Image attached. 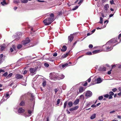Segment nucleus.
Segmentation results:
<instances>
[{"mask_svg": "<svg viewBox=\"0 0 121 121\" xmlns=\"http://www.w3.org/2000/svg\"><path fill=\"white\" fill-rule=\"evenodd\" d=\"M50 16V17L46 18L43 21V22L45 25H50L55 20L53 14H51Z\"/></svg>", "mask_w": 121, "mask_h": 121, "instance_id": "f257e3e1", "label": "nucleus"}, {"mask_svg": "<svg viewBox=\"0 0 121 121\" xmlns=\"http://www.w3.org/2000/svg\"><path fill=\"white\" fill-rule=\"evenodd\" d=\"M116 45H114L112 46V45H110L109 44H107L106 43L105 45H104L103 50L104 51L108 52L111 50L113 48V47Z\"/></svg>", "mask_w": 121, "mask_h": 121, "instance_id": "f03ea898", "label": "nucleus"}, {"mask_svg": "<svg viewBox=\"0 0 121 121\" xmlns=\"http://www.w3.org/2000/svg\"><path fill=\"white\" fill-rule=\"evenodd\" d=\"M59 76V75L58 73H51L50 74L49 78L50 79H51L56 80V79H58Z\"/></svg>", "mask_w": 121, "mask_h": 121, "instance_id": "7ed1b4c3", "label": "nucleus"}, {"mask_svg": "<svg viewBox=\"0 0 121 121\" xmlns=\"http://www.w3.org/2000/svg\"><path fill=\"white\" fill-rule=\"evenodd\" d=\"M117 42L116 39H112L107 42V43L109 44L110 45H112Z\"/></svg>", "mask_w": 121, "mask_h": 121, "instance_id": "20e7f679", "label": "nucleus"}, {"mask_svg": "<svg viewBox=\"0 0 121 121\" xmlns=\"http://www.w3.org/2000/svg\"><path fill=\"white\" fill-rule=\"evenodd\" d=\"M9 97V95L8 93H7L6 95H4L3 97V98L1 99V102H3L6 100Z\"/></svg>", "mask_w": 121, "mask_h": 121, "instance_id": "39448f33", "label": "nucleus"}, {"mask_svg": "<svg viewBox=\"0 0 121 121\" xmlns=\"http://www.w3.org/2000/svg\"><path fill=\"white\" fill-rule=\"evenodd\" d=\"M30 42V40L28 38H27L26 39V40L23 41L22 42V43L23 44L25 45L29 43Z\"/></svg>", "mask_w": 121, "mask_h": 121, "instance_id": "423d86ee", "label": "nucleus"}, {"mask_svg": "<svg viewBox=\"0 0 121 121\" xmlns=\"http://www.w3.org/2000/svg\"><path fill=\"white\" fill-rule=\"evenodd\" d=\"M109 8V6L108 4H107L104 6V11L105 13L107 12V10Z\"/></svg>", "mask_w": 121, "mask_h": 121, "instance_id": "0eeeda50", "label": "nucleus"}, {"mask_svg": "<svg viewBox=\"0 0 121 121\" xmlns=\"http://www.w3.org/2000/svg\"><path fill=\"white\" fill-rule=\"evenodd\" d=\"M92 95V93L90 91H86L85 94V96L86 97H91Z\"/></svg>", "mask_w": 121, "mask_h": 121, "instance_id": "6e6552de", "label": "nucleus"}, {"mask_svg": "<svg viewBox=\"0 0 121 121\" xmlns=\"http://www.w3.org/2000/svg\"><path fill=\"white\" fill-rule=\"evenodd\" d=\"M37 67H35V68H31L30 69V71L31 73H34L36 71L37 68Z\"/></svg>", "mask_w": 121, "mask_h": 121, "instance_id": "1a4fd4ad", "label": "nucleus"}, {"mask_svg": "<svg viewBox=\"0 0 121 121\" xmlns=\"http://www.w3.org/2000/svg\"><path fill=\"white\" fill-rule=\"evenodd\" d=\"M23 77V76L20 74H17L15 75V78L17 79H21Z\"/></svg>", "mask_w": 121, "mask_h": 121, "instance_id": "9d476101", "label": "nucleus"}, {"mask_svg": "<svg viewBox=\"0 0 121 121\" xmlns=\"http://www.w3.org/2000/svg\"><path fill=\"white\" fill-rule=\"evenodd\" d=\"M106 68L104 67H100L99 69V70L101 71H106Z\"/></svg>", "mask_w": 121, "mask_h": 121, "instance_id": "9b49d317", "label": "nucleus"}, {"mask_svg": "<svg viewBox=\"0 0 121 121\" xmlns=\"http://www.w3.org/2000/svg\"><path fill=\"white\" fill-rule=\"evenodd\" d=\"M73 35H71L70 36H69L68 37V40L69 41L71 42L73 40Z\"/></svg>", "mask_w": 121, "mask_h": 121, "instance_id": "f8f14e48", "label": "nucleus"}, {"mask_svg": "<svg viewBox=\"0 0 121 121\" xmlns=\"http://www.w3.org/2000/svg\"><path fill=\"white\" fill-rule=\"evenodd\" d=\"M24 112V110L22 108H20L18 110V112L19 113H22L23 112Z\"/></svg>", "mask_w": 121, "mask_h": 121, "instance_id": "ddd939ff", "label": "nucleus"}, {"mask_svg": "<svg viewBox=\"0 0 121 121\" xmlns=\"http://www.w3.org/2000/svg\"><path fill=\"white\" fill-rule=\"evenodd\" d=\"M65 77V76L63 74L59 75L58 77V80H60L63 79Z\"/></svg>", "mask_w": 121, "mask_h": 121, "instance_id": "4468645a", "label": "nucleus"}, {"mask_svg": "<svg viewBox=\"0 0 121 121\" xmlns=\"http://www.w3.org/2000/svg\"><path fill=\"white\" fill-rule=\"evenodd\" d=\"M67 49V47L65 46H64L61 49V51L63 52L65 51Z\"/></svg>", "mask_w": 121, "mask_h": 121, "instance_id": "2eb2a0df", "label": "nucleus"}, {"mask_svg": "<svg viewBox=\"0 0 121 121\" xmlns=\"http://www.w3.org/2000/svg\"><path fill=\"white\" fill-rule=\"evenodd\" d=\"M79 101V99H77L73 103V104L74 105H76L78 104Z\"/></svg>", "mask_w": 121, "mask_h": 121, "instance_id": "dca6fc26", "label": "nucleus"}, {"mask_svg": "<svg viewBox=\"0 0 121 121\" xmlns=\"http://www.w3.org/2000/svg\"><path fill=\"white\" fill-rule=\"evenodd\" d=\"M97 83H99L101 82L102 81V80H101L100 78H97Z\"/></svg>", "mask_w": 121, "mask_h": 121, "instance_id": "f3484780", "label": "nucleus"}, {"mask_svg": "<svg viewBox=\"0 0 121 121\" xmlns=\"http://www.w3.org/2000/svg\"><path fill=\"white\" fill-rule=\"evenodd\" d=\"M101 51H100V50H95L92 52V53L94 54H96L98 53H99L100 52H101Z\"/></svg>", "mask_w": 121, "mask_h": 121, "instance_id": "a211bd4d", "label": "nucleus"}, {"mask_svg": "<svg viewBox=\"0 0 121 121\" xmlns=\"http://www.w3.org/2000/svg\"><path fill=\"white\" fill-rule=\"evenodd\" d=\"M31 96V98L30 99V100H32L34 99V95H33V93H31L30 92L28 93Z\"/></svg>", "mask_w": 121, "mask_h": 121, "instance_id": "6ab92c4d", "label": "nucleus"}, {"mask_svg": "<svg viewBox=\"0 0 121 121\" xmlns=\"http://www.w3.org/2000/svg\"><path fill=\"white\" fill-rule=\"evenodd\" d=\"M96 117V114H94L92 115L91 117H90V119H94Z\"/></svg>", "mask_w": 121, "mask_h": 121, "instance_id": "aec40b11", "label": "nucleus"}, {"mask_svg": "<svg viewBox=\"0 0 121 121\" xmlns=\"http://www.w3.org/2000/svg\"><path fill=\"white\" fill-rule=\"evenodd\" d=\"M68 104L69 107H71L73 105V103L72 102L70 101L68 103Z\"/></svg>", "mask_w": 121, "mask_h": 121, "instance_id": "412c9836", "label": "nucleus"}, {"mask_svg": "<svg viewBox=\"0 0 121 121\" xmlns=\"http://www.w3.org/2000/svg\"><path fill=\"white\" fill-rule=\"evenodd\" d=\"M68 54L69 53H67L66 54H64L63 55H62V57L63 58H65L68 56Z\"/></svg>", "mask_w": 121, "mask_h": 121, "instance_id": "4be33fe9", "label": "nucleus"}, {"mask_svg": "<svg viewBox=\"0 0 121 121\" xmlns=\"http://www.w3.org/2000/svg\"><path fill=\"white\" fill-rule=\"evenodd\" d=\"M25 104V103L24 101H22L19 104V105L20 106H23Z\"/></svg>", "mask_w": 121, "mask_h": 121, "instance_id": "5701e85b", "label": "nucleus"}, {"mask_svg": "<svg viewBox=\"0 0 121 121\" xmlns=\"http://www.w3.org/2000/svg\"><path fill=\"white\" fill-rule=\"evenodd\" d=\"M84 91L83 88L82 87H80L79 90V92H82Z\"/></svg>", "mask_w": 121, "mask_h": 121, "instance_id": "b1692460", "label": "nucleus"}, {"mask_svg": "<svg viewBox=\"0 0 121 121\" xmlns=\"http://www.w3.org/2000/svg\"><path fill=\"white\" fill-rule=\"evenodd\" d=\"M5 44H3L1 46V50L3 51L5 48Z\"/></svg>", "mask_w": 121, "mask_h": 121, "instance_id": "393cba45", "label": "nucleus"}, {"mask_svg": "<svg viewBox=\"0 0 121 121\" xmlns=\"http://www.w3.org/2000/svg\"><path fill=\"white\" fill-rule=\"evenodd\" d=\"M1 4L3 5H4L5 4H7L5 1V0H3V1L1 3Z\"/></svg>", "mask_w": 121, "mask_h": 121, "instance_id": "a878e982", "label": "nucleus"}, {"mask_svg": "<svg viewBox=\"0 0 121 121\" xmlns=\"http://www.w3.org/2000/svg\"><path fill=\"white\" fill-rule=\"evenodd\" d=\"M21 3H27L28 2V0H21Z\"/></svg>", "mask_w": 121, "mask_h": 121, "instance_id": "bb28decb", "label": "nucleus"}, {"mask_svg": "<svg viewBox=\"0 0 121 121\" xmlns=\"http://www.w3.org/2000/svg\"><path fill=\"white\" fill-rule=\"evenodd\" d=\"M68 63H66L64 64L62 66V68H64L65 67L67 66L68 65Z\"/></svg>", "mask_w": 121, "mask_h": 121, "instance_id": "cd10ccee", "label": "nucleus"}, {"mask_svg": "<svg viewBox=\"0 0 121 121\" xmlns=\"http://www.w3.org/2000/svg\"><path fill=\"white\" fill-rule=\"evenodd\" d=\"M22 47V46L21 44H18L17 46V48L18 49H20Z\"/></svg>", "mask_w": 121, "mask_h": 121, "instance_id": "c85d7f7f", "label": "nucleus"}, {"mask_svg": "<svg viewBox=\"0 0 121 121\" xmlns=\"http://www.w3.org/2000/svg\"><path fill=\"white\" fill-rule=\"evenodd\" d=\"M46 81H43V83H42V84L43 86V87L45 86L46 85Z\"/></svg>", "mask_w": 121, "mask_h": 121, "instance_id": "c756f323", "label": "nucleus"}, {"mask_svg": "<svg viewBox=\"0 0 121 121\" xmlns=\"http://www.w3.org/2000/svg\"><path fill=\"white\" fill-rule=\"evenodd\" d=\"M67 104V101H66L65 102L64 104V108H66Z\"/></svg>", "mask_w": 121, "mask_h": 121, "instance_id": "7c9ffc66", "label": "nucleus"}, {"mask_svg": "<svg viewBox=\"0 0 121 121\" xmlns=\"http://www.w3.org/2000/svg\"><path fill=\"white\" fill-rule=\"evenodd\" d=\"M79 6H78V5H77L76 6L75 8H73L72 9V10H74L76 9H77L78 7Z\"/></svg>", "mask_w": 121, "mask_h": 121, "instance_id": "2f4dec72", "label": "nucleus"}, {"mask_svg": "<svg viewBox=\"0 0 121 121\" xmlns=\"http://www.w3.org/2000/svg\"><path fill=\"white\" fill-rule=\"evenodd\" d=\"M3 54H1L0 55V63H1V62L2 61L1 58L3 57Z\"/></svg>", "mask_w": 121, "mask_h": 121, "instance_id": "473e14b6", "label": "nucleus"}, {"mask_svg": "<svg viewBox=\"0 0 121 121\" xmlns=\"http://www.w3.org/2000/svg\"><path fill=\"white\" fill-rule=\"evenodd\" d=\"M13 74L12 73L9 74L7 78H9Z\"/></svg>", "mask_w": 121, "mask_h": 121, "instance_id": "72a5a7b5", "label": "nucleus"}, {"mask_svg": "<svg viewBox=\"0 0 121 121\" xmlns=\"http://www.w3.org/2000/svg\"><path fill=\"white\" fill-rule=\"evenodd\" d=\"M14 0L13 1V2L14 3H18L20 2V1H19V0Z\"/></svg>", "mask_w": 121, "mask_h": 121, "instance_id": "f704fd0d", "label": "nucleus"}, {"mask_svg": "<svg viewBox=\"0 0 121 121\" xmlns=\"http://www.w3.org/2000/svg\"><path fill=\"white\" fill-rule=\"evenodd\" d=\"M110 3L111 4H114L113 0H111L110 1Z\"/></svg>", "mask_w": 121, "mask_h": 121, "instance_id": "c9c22d12", "label": "nucleus"}, {"mask_svg": "<svg viewBox=\"0 0 121 121\" xmlns=\"http://www.w3.org/2000/svg\"><path fill=\"white\" fill-rule=\"evenodd\" d=\"M44 65L46 67H48L49 66V65L48 64L45 63H44Z\"/></svg>", "mask_w": 121, "mask_h": 121, "instance_id": "e433bc0d", "label": "nucleus"}, {"mask_svg": "<svg viewBox=\"0 0 121 121\" xmlns=\"http://www.w3.org/2000/svg\"><path fill=\"white\" fill-rule=\"evenodd\" d=\"M100 20L101 21L100 22H99V23L101 24H102V23L103 22L102 21L103 20V18L101 17H100Z\"/></svg>", "mask_w": 121, "mask_h": 121, "instance_id": "4c0bfd02", "label": "nucleus"}, {"mask_svg": "<svg viewBox=\"0 0 121 121\" xmlns=\"http://www.w3.org/2000/svg\"><path fill=\"white\" fill-rule=\"evenodd\" d=\"M86 55H92V53L91 52H88L86 53Z\"/></svg>", "mask_w": 121, "mask_h": 121, "instance_id": "58836bf2", "label": "nucleus"}, {"mask_svg": "<svg viewBox=\"0 0 121 121\" xmlns=\"http://www.w3.org/2000/svg\"><path fill=\"white\" fill-rule=\"evenodd\" d=\"M103 98V96H99L98 98V99L99 100H101Z\"/></svg>", "mask_w": 121, "mask_h": 121, "instance_id": "ea45409f", "label": "nucleus"}, {"mask_svg": "<svg viewBox=\"0 0 121 121\" xmlns=\"http://www.w3.org/2000/svg\"><path fill=\"white\" fill-rule=\"evenodd\" d=\"M109 94H110V95L111 96L113 95H114V93L112 91H111L109 93Z\"/></svg>", "mask_w": 121, "mask_h": 121, "instance_id": "a19ab883", "label": "nucleus"}, {"mask_svg": "<svg viewBox=\"0 0 121 121\" xmlns=\"http://www.w3.org/2000/svg\"><path fill=\"white\" fill-rule=\"evenodd\" d=\"M73 108L74 110H76L78 108V106H77Z\"/></svg>", "mask_w": 121, "mask_h": 121, "instance_id": "79ce46f5", "label": "nucleus"}, {"mask_svg": "<svg viewBox=\"0 0 121 121\" xmlns=\"http://www.w3.org/2000/svg\"><path fill=\"white\" fill-rule=\"evenodd\" d=\"M117 90V89L116 88H114L112 89V91L113 92H115Z\"/></svg>", "mask_w": 121, "mask_h": 121, "instance_id": "37998d69", "label": "nucleus"}, {"mask_svg": "<svg viewBox=\"0 0 121 121\" xmlns=\"http://www.w3.org/2000/svg\"><path fill=\"white\" fill-rule=\"evenodd\" d=\"M104 97L106 98H108L109 96V95L108 94H106L104 95Z\"/></svg>", "mask_w": 121, "mask_h": 121, "instance_id": "c03bdc74", "label": "nucleus"}, {"mask_svg": "<svg viewBox=\"0 0 121 121\" xmlns=\"http://www.w3.org/2000/svg\"><path fill=\"white\" fill-rule=\"evenodd\" d=\"M83 0H80L79 1V2L78 3V4H79V5H80L81 4Z\"/></svg>", "mask_w": 121, "mask_h": 121, "instance_id": "a18cd8bd", "label": "nucleus"}, {"mask_svg": "<svg viewBox=\"0 0 121 121\" xmlns=\"http://www.w3.org/2000/svg\"><path fill=\"white\" fill-rule=\"evenodd\" d=\"M60 99H58V100H57V104H59L60 103Z\"/></svg>", "mask_w": 121, "mask_h": 121, "instance_id": "49530a36", "label": "nucleus"}, {"mask_svg": "<svg viewBox=\"0 0 121 121\" xmlns=\"http://www.w3.org/2000/svg\"><path fill=\"white\" fill-rule=\"evenodd\" d=\"M8 75V73L6 72L5 73H4L3 74V76H7Z\"/></svg>", "mask_w": 121, "mask_h": 121, "instance_id": "de8ad7c7", "label": "nucleus"}, {"mask_svg": "<svg viewBox=\"0 0 121 121\" xmlns=\"http://www.w3.org/2000/svg\"><path fill=\"white\" fill-rule=\"evenodd\" d=\"M89 47L90 48H91L93 47V46L92 44H90L89 46Z\"/></svg>", "mask_w": 121, "mask_h": 121, "instance_id": "09e8293b", "label": "nucleus"}, {"mask_svg": "<svg viewBox=\"0 0 121 121\" xmlns=\"http://www.w3.org/2000/svg\"><path fill=\"white\" fill-rule=\"evenodd\" d=\"M57 54L56 53H55L53 55V56H57Z\"/></svg>", "mask_w": 121, "mask_h": 121, "instance_id": "8fccbe9b", "label": "nucleus"}, {"mask_svg": "<svg viewBox=\"0 0 121 121\" xmlns=\"http://www.w3.org/2000/svg\"><path fill=\"white\" fill-rule=\"evenodd\" d=\"M57 14L58 15H61L62 14V12L61 11H60L58 12Z\"/></svg>", "mask_w": 121, "mask_h": 121, "instance_id": "3c124183", "label": "nucleus"}, {"mask_svg": "<svg viewBox=\"0 0 121 121\" xmlns=\"http://www.w3.org/2000/svg\"><path fill=\"white\" fill-rule=\"evenodd\" d=\"M95 29H94L93 30H92L91 32V34H92L95 31Z\"/></svg>", "mask_w": 121, "mask_h": 121, "instance_id": "603ef678", "label": "nucleus"}, {"mask_svg": "<svg viewBox=\"0 0 121 121\" xmlns=\"http://www.w3.org/2000/svg\"><path fill=\"white\" fill-rule=\"evenodd\" d=\"M27 72V71L26 70H25L23 72V74H26Z\"/></svg>", "mask_w": 121, "mask_h": 121, "instance_id": "864d4df0", "label": "nucleus"}, {"mask_svg": "<svg viewBox=\"0 0 121 121\" xmlns=\"http://www.w3.org/2000/svg\"><path fill=\"white\" fill-rule=\"evenodd\" d=\"M28 112L29 114H31V113L32 112L31 110H28Z\"/></svg>", "mask_w": 121, "mask_h": 121, "instance_id": "5fc2aeb1", "label": "nucleus"}, {"mask_svg": "<svg viewBox=\"0 0 121 121\" xmlns=\"http://www.w3.org/2000/svg\"><path fill=\"white\" fill-rule=\"evenodd\" d=\"M12 48H13L14 50L15 49V46L14 45H13L12 46Z\"/></svg>", "mask_w": 121, "mask_h": 121, "instance_id": "6e6d98bb", "label": "nucleus"}, {"mask_svg": "<svg viewBox=\"0 0 121 121\" xmlns=\"http://www.w3.org/2000/svg\"><path fill=\"white\" fill-rule=\"evenodd\" d=\"M112 71V69L110 70L109 71H108V74H110L111 73V71Z\"/></svg>", "mask_w": 121, "mask_h": 121, "instance_id": "4d7b16f0", "label": "nucleus"}, {"mask_svg": "<svg viewBox=\"0 0 121 121\" xmlns=\"http://www.w3.org/2000/svg\"><path fill=\"white\" fill-rule=\"evenodd\" d=\"M91 78H90L89 79H88L87 80L88 82H90L91 81Z\"/></svg>", "mask_w": 121, "mask_h": 121, "instance_id": "13d9d810", "label": "nucleus"}, {"mask_svg": "<svg viewBox=\"0 0 121 121\" xmlns=\"http://www.w3.org/2000/svg\"><path fill=\"white\" fill-rule=\"evenodd\" d=\"M96 106L94 104H93V105H92L91 106V107H93V108H94V107H96Z\"/></svg>", "mask_w": 121, "mask_h": 121, "instance_id": "bf43d9fd", "label": "nucleus"}, {"mask_svg": "<svg viewBox=\"0 0 121 121\" xmlns=\"http://www.w3.org/2000/svg\"><path fill=\"white\" fill-rule=\"evenodd\" d=\"M11 52H12L13 51V49L12 48H11L10 49Z\"/></svg>", "mask_w": 121, "mask_h": 121, "instance_id": "052dcab7", "label": "nucleus"}, {"mask_svg": "<svg viewBox=\"0 0 121 121\" xmlns=\"http://www.w3.org/2000/svg\"><path fill=\"white\" fill-rule=\"evenodd\" d=\"M58 91V90H57V89H54V91L55 93H56Z\"/></svg>", "mask_w": 121, "mask_h": 121, "instance_id": "680f3d73", "label": "nucleus"}, {"mask_svg": "<svg viewBox=\"0 0 121 121\" xmlns=\"http://www.w3.org/2000/svg\"><path fill=\"white\" fill-rule=\"evenodd\" d=\"M73 108H71L69 109V110L70 111H72L74 110Z\"/></svg>", "mask_w": 121, "mask_h": 121, "instance_id": "e2e57ef3", "label": "nucleus"}, {"mask_svg": "<svg viewBox=\"0 0 121 121\" xmlns=\"http://www.w3.org/2000/svg\"><path fill=\"white\" fill-rule=\"evenodd\" d=\"M36 8H35L33 7L31 8L30 10H34L36 9Z\"/></svg>", "mask_w": 121, "mask_h": 121, "instance_id": "0e129e2a", "label": "nucleus"}, {"mask_svg": "<svg viewBox=\"0 0 121 121\" xmlns=\"http://www.w3.org/2000/svg\"><path fill=\"white\" fill-rule=\"evenodd\" d=\"M87 82H86L84 84L83 86H86L87 85Z\"/></svg>", "mask_w": 121, "mask_h": 121, "instance_id": "69168bd1", "label": "nucleus"}, {"mask_svg": "<svg viewBox=\"0 0 121 121\" xmlns=\"http://www.w3.org/2000/svg\"><path fill=\"white\" fill-rule=\"evenodd\" d=\"M115 112V111H111L110 112V114L112 113H114V112Z\"/></svg>", "mask_w": 121, "mask_h": 121, "instance_id": "338daca9", "label": "nucleus"}, {"mask_svg": "<svg viewBox=\"0 0 121 121\" xmlns=\"http://www.w3.org/2000/svg\"><path fill=\"white\" fill-rule=\"evenodd\" d=\"M117 117L119 119H121V117L120 116H117Z\"/></svg>", "mask_w": 121, "mask_h": 121, "instance_id": "774afa93", "label": "nucleus"}]
</instances>
